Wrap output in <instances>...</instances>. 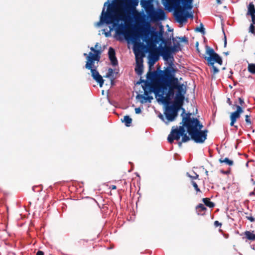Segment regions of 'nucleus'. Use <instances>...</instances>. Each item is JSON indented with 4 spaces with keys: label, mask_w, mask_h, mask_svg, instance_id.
Listing matches in <instances>:
<instances>
[{
    "label": "nucleus",
    "mask_w": 255,
    "mask_h": 255,
    "mask_svg": "<svg viewBox=\"0 0 255 255\" xmlns=\"http://www.w3.org/2000/svg\"><path fill=\"white\" fill-rule=\"evenodd\" d=\"M252 17V23L255 24V14L253 15H250Z\"/></svg>",
    "instance_id": "39"
},
{
    "label": "nucleus",
    "mask_w": 255,
    "mask_h": 255,
    "mask_svg": "<svg viewBox=\"0 0 255 255\" xmlns=\"http://www.w3.org/2000/svg\"><path fill=\"white\" fill-rule=\"evenodd\" d=\"M202 201L204 204L209 208H213L215 206V204L211 202L208 198H203Z\"/></svg>",
    "instance_id": "23"
},
{
    "label": "nucleus",
    "mask_w": 255,
    "mask_h": 255,
    "mask_svg": "<svg viewBox=\"0 0 255 255\" xmlns=\"http://www.w3.org/2000/svg\"><path fill=\"white\" fill-rule=\"evenodd\" d=\"M111 188L112 189H116L117 187L116 185H112Z\"/></svg>",
    "instance_id": "48"
},
{
    "label": "nucleus",
    "mask_w": 255,
    "mask_h": 255,
    "mask_svg": "<svg viewBox=\"0 0 255 255\" xmlns=\"http://www.w3.org/2000/svg\"><path fill=\"white\" fill-rule=\"evenodd\" d=\"M122 122H125V125L127 127H129L132 122V119L128 116H125L124 117V120H123Z\"/></svg>",
    "instance_id": "25"
},
{
    "label": "nucleus",
    "mask_w": 255,
    "mask_h": 255,
    "mask_svg": "<svg viewBox=\"0 0 255 255\" xmlns=\"http://www.w3.org/2000/svg\"><path fill=\"white\" fill-rule=\"evenodd\" d=\"M255 14V7L253 2H250L248 6L247 15H253Z\"/></svg>",
    "instance_id": "22"
},
{
    "label": "nucleus",
    "mask_w": 255,
    "mask_h": 255,
    "mask_svg": "<svg viewBox=\"0 0 255 255\" xmlns=\"http://www.w3.org/2000/svg\"><path fill=\"white\" fill-rule=\"evenodd\" d=\"M250 196H255V191H253V192H251L250 193Z\"/></svg>",
    "instance_id": "45"
},
{
    "label": "nucleus",
    "mask_w": 255,
    "mask_h": 255,
    "mask_svg": "<svg viewBox=\"0 0 255 255\" xmlns=\"http://www.w3.org/2000/svg\"><path fill=\"white\" fill-rule=\"evenodd\" d=\"M141 4L144 8L147 14L154 8L153 4L148 0L141 1Z\"/></svg>",
    "instance_id": "17"
},
{
    "label": "nucleus",
    "mask_w": 255,
    "mask_h": 255,
    "mask_svg": "<svg viewBox=\"0 0 255 255\" xmlns=\"http://www.w3.org/2000/svg\"><path fill=\"white\" fill-rule=\"evenodd\" d=\"M148 95V94L147 95H145L144 94V95L138 94L136 96V98L140 99V102L142 104L146 103L147 102L150 103L153 98L152 96H149Z\"/></svg>",
    "instance_id": "18"
},
{
    "label": "nucleus",
    "mask_w": 255,
    "mask_h": 255,
    "mask_svg": "<svg viewBox=\"0 0 255 255\" xmlns=\"http://www.w3.org/2000/svg\"><path fill=\"white\" fill-rule=\"evenodd\" d=\"M180 39L181 42H185L186 43H188V38L185 36L182 37L181 38H180Z\"/></svg>",
    "instance_id": "36"
},
{
    "label": "nucleus",
    "mask_w": 255,
    "mask_h": 255,
    "mask_svg": "<svg viewBox=\"0 0 255 255\" xmlns=\"http://www.w3.org/2000/svg\"><path fill=\"white\" fill-rule=\"evenodd\" d=\"M150 54L149 66H152L155 62L159 59V56L160 54L159 50L149 52Z\"/></svg>",
    "instance_id": "14"
},
{
    "label": "nucleus",
    "mask_w": 255,
    "mask_h": 255,
    "mask_svg": "<svg viewBox=\"0 0 255 255\" xmlns=\"http://www.w3.org/2000/svg\"><path fill=\"white\" fill-rule=\"evenodd\" d=\"M214 226L216 227H217L218 226L221 227L222 224L220 223L218 221H216L214 222Z\"/></svg>",
    "instance_id": "38"
},
{
    "label": "nucleus",
    "mask_w": 255,
    "mask_h": 255,
    "mask_svg": "<svg viewBox=\"0 0 255 255\" xmlns=\"http://www.w3.org/2000/svg\"><path fill=\"white\" fill-rule=\"evenodd\" d=\"M226 46H227V38H226L225 34L224 33V47H226Z\"/></svg>",
    "instance_id": "43"
},
{
    "label": "nucleus",
    "mask_w": 255,
    "mask_h": 255,
    "mask_svg": "<svg viewBox=\"0 0 255 255\" xmlns=\"http://www.w3.org/2000/svg\"><path fill=\"white\" fill-rule=\"evenodd\" d=\"M248 69L251 74H255V64H249Z\"/></svg>",
    "instance_id": "27"
},
{
    "label": "nucleus",
    "mask_w": 255,
    "mask_h": 255,
    "mask_svg": "<svg viewBox=\"0 0 255 255\" xmlns=\"http://www.w3.org/2000/svg\"><path fill=\"white\" fill-rule=\"evenodd\" d=\"M216 2L219 4H220L222 3V1L221 0H216Z\"/></svg>",
    "instance_id": "47"
},
{
    "label": "nucleus",
    "mask_w": 255,
    "mask_h": 255,
    "mask_svg": "<svg viewBox=\"0 0 255 255\" xmlns=\"http://www.w3.org/2000/svg\"><path fill=\"white\" fill-rule=\"evenodd\" d=\"M152 32H151V33ZM149 31L147 30H145L143 31H136L133 32L132 34V37L134 38H137L139 37L140 36L144 37L145 38L144 40L148 45V52L154 51V50H159L156 47V43L159 40V38L157 39V41H155V37H152L151 36V38L149 37Z\"/></svg>",
    "instance_id": "8"
},
{
    "label": "nucleus",
    "mask_w": 255,
    "mask_h": 255,
    "mask_svg": "<svg viewBox=\"0 0 255 255\" xmlns=\"http://www.w3.org/2000/svg\"><path fill=\"white\" fill-rule=\"evenodd\" d=\"M109 58L113 66H116L118 64V60L116 57L115 49L112 47H110L108 51Z\"/></svg>",
    "instance_id": "15"
},
{
    "label": "nucleus",
    "mask_w": 255,
    "mask_h": 255,
    "mask_svg": "<svg viewBox=\"0 0 255 255\" xmlns=\"http://www.w3.org/2000/svg\"><path fill=\"white\" fill-rule=\"evenodd\" d=\"M254 191H255V188L254 189Z\"/></svg>",
    "instance_id": "54"
},
{
    "label": "nucleus",
    "mask_w": 255,
    "mask_h": 255,
    "mask_svg": "<svg viewBox=\"0 0 255 255\" xmlns=\"http://www.w3.org/2000/svg\"><path fill=\"white\" fill-rule=\"evenodd\" d=\"M116 32L119 34H123L126 39L131 36V33L126 28L123 24L119 25L117 29Z\"/></svg>",
    "instance_id": "13"
},
{
    "label": "nucleus",
    "mask_w": 255,
    "mask_h": 255,
    "mask_svg": "<svg viewBox=\"0 0 255 255\" xmlns=\"http://www.w3.org/2000/svg\"><path fill=\"white\" fill-rule=\"evenodd\" d=\"M227 103L230 105V106H231L232 107L233 106V104H232V101L230 100V98H228L227 99Z\"/></svg>",
    "instance_id": "41"
},
{
    "label": "nucleus",
    "mask_w": 255,
    "mask_h": 255,
    "mask_svg": "<svg viewBox=\"0 0 255 255\" xmlns=\"http://www.w3.org/2000/svg\"><path fill=\"white\" fill-rule=\"evenodd\" d=\"M196 50H197V51L198 52H199V48H198V47H197V48H196Z\"/></svg>",
    "instance_id": "52"
},
{
    "label": "nucleus",
    "mask_w": 255,
    "mask_h": 255,
    "mask_svg": "<svg viewBox=\"0 0 255 255\" xmlns=\"http://www.w3.org/2000/svg\"><path fill=\"white\" fill-rule=\"evenodd\" d=\"M235 108H236V110L235 111L236 112L241 115L244 112V109L245 108V107L239 106L236 104V102L235 104L233 105L232 109H234Z\"/></svg>",
    "instance_id": "24"
},
{
    "label": "nucleus",
    "mask_w": 255,
    "mask_h": 255,
    "mask_svg": "<svg viewBox=\"0 0 255 255\" xmlns=\"http://www.w3.org/2000/svg\"><path fill=\"white\" fill-rule=\"evenodd\" d=\"M152 37L155 38V41H157V39L159 38V40L162 43L165 44L164 47H161L159 49L160 55L162 56L164 60L167 61L168 59L172 58L173 59L172 53H175L181 50L180 44L179 42L174 43L173 46H170V41L165 40L162 36V34H159L157 31H152L151 33Z\"/></svg>",
    "instance_id": "6"
},
{
    "label": "nucleus",
    "mask_w": 255,
    "mask_h": 255,
    "mask_svg": "<svg viewBox=\"0 0 255 255\" xmlns=\"http://www.w3.org/2000/svg\"><path fill=\"white\" fill-rule=\"evenodd\" d=\"M147 15L153 21L164 20L166 16L164 11L161 9L155 10L153 8Z\"/></svg>",
    "instance_id": "12"
},
{
    "label": "nucleus",
    "mask_w": 255,
    "mask_h": 255,
    "mask_svg": "<svg viewBox=\"0 0 255 255\" xmlns=\"http://www.w3.org/2000/svg\"><path fill=\"white\" fill-rule=\"evenodd\" d=\"M98 46H99V43H97L95 44V46H94V48H95V49H97V48H98Z\"/></svg>",
    "instance_id": "46"
},
{
    "label": "nucleus",
    "mask_w": 255,
    "mask_h": 255,
    "mask_svg": "<svg viewBox=\"0 0 255 255\" xmlns=\"http://www.w3.org/2000/svg\"><path fill=\"white\" fill-rule=\"evenodd\" d=\"M138 4L137 0H119L114 7L105 12L103 8L100 17L102 23L107 24H113L114 26L118 24L120 20L127 21L129 17V11L131 7Z\"/></svg>",
    "instance_id": "3"
},
{
    "label": "nucleus",
    "mask_w": 255,
    "mask_h": 255,
    "mask_svg": "<svg viewBox=\"0 0 255 255\" xmlns=\"http://www.w3.org/2000/svg\"><path fill=\"white\" fill-rule=\"evenodd\" d=\"M174 4V16L177 22L183 23L187 22V18H193L192 12L185 9H191L192 0H172Z\"/></svg>",
    "instance_id": "5"
},
{
    "label": "nucleus",
    "mask_w": 255,
    "mask_h": 255,
    "mask_svg": "<svg viewBox=\"0 0 255 255\" xmlns=\"http://www.w3.org/2000/svg\"><path fill=\"white\" fill-rule=\"evenodd\" d=\"M200 26V27H197L196 28L195 31L200 32L204 34L205 33V28H204L203 24L201 23Z\"/></svg>",
    "instance_id": "30"
},
{
    "label": "nucleus",
    "mask_w": 255,
    "mask_h": 255,
    "mask_svg": "<svg viewBox=\"0 0 255 255\" xmlns=\"http://www.w3.org/2000/svg\"><path fill=\"white\" fill-rule=\"evenodd\" d=\"M246 218L251 222H254L255 221V218L252 216H247Z\"/></svg>",
    "instance_id": "37"
},
{
    "label": "nucleus",
    "mask_w": 255,
    "mask_h": 255,
    "mask_svg": "<svg viewBox=\"0 0 255 255\" xmlns=\"http://www.w3.org/2000/svg\"><path fill=\"white\" fill-rule=\"evenodd\" d=\"M113 73L114 70L112 68H109L108 69V73L106 74V75L104 77L106 78H110L113 74Z\"/></svg>",
    "instance_id": "32"
},
{
    "label": "nucleus",
    "mask_w": 255,
    "mask_h": 255,
    "mask_svg": "<svg viewBox=\"0 0 255 255\" xmlns=\"http://www.w3.org/2000/svg\"><path fill=\"white\" fill-rule=\"evenodd\" d=\"M161 73L163 72V74H160V80L152 83H164L168 81L174 80L178 79L175 77L174 73H172L169 69L167 68L164 71H160Z\"/></svg>",
    "instance_id": "11"
},
{
    "label": "nucleus",
    "mask_w": 255,
    "mask_h": 255,
    "mask_svg": "<svg viewBox=\"0 0 255 255\" xmlns=\"http://www.w3.org/2000/svg\"><path fill=\"white\" fill-rule=\"evenodd\" d=\"M254 231H246L244 232V235L245 237L243 239L245 238L248 240L251 241H255V234L253 233Z\"/></svg>",
    "instance_id": "21"
},
{
    "label": "nucleus",
    "mask_w": 255,
    "mask_h": 255,
    "mask_svg": "<svg viewBox=\"0 0 255 255\" xmlns=\"http://www.w3.org/2000/svg\"><path fill=\"white\" fill-rule=\"evenodd\" d=\"M245 121L247 125L251 126L253 124L252 121L251 120V115H246L245 116Z\"/></svg>",
    "instance_id": "29"
},
{
    "label": "nucleus",
    "mask_w": 255,
    "mask_h": 255,
    "mask_svg": "<svg viewBox=\"0 0 255 255\" xmlns=\"http://www.w3.org/2000/svg\"><path fill=\"white\" fill-rule=\"evenodd\" d=\"M198 45H199V43H198V42H197L196 43V48L198 47Z\"/></svg>",
    "instance_id": "51"
},
{
    "label": "nucleus",
    "mask_w": 255,
    "mask_h": 255,
    "mask_svg": "<svg viewBox=\"0 0 255 255\" xmlns=\"http://www.w3.org/2000/svg\"><path fill=\"white\" fill-rule=\"evenodd\" d=\"M133 51L136 60L135 71L138 75L140 76L142 75L143 70L142 57L144 56V54L139 49H137L136 47L134 48Z\"/></svg>",
    "instance_id": "10"
},
{
    "label": "nucleus",
    "mask_w": 255,
    "mask_h": 255,
    "mask_svg": "<svg viewBox=\"0 0 255 255\" xmlns=\"http://www.w3.org/2000/svg\"><path fill=\"white\" fill-rule=\"evenodd\" d=\"M183 142H184V141H182V139H181V141L178 142V145H179L180 147H181V146H182V143Z\"/></svg>",
    "instance_id": "44"
},
{
    "label": "nucleus",
    "mask_w": 255,
    "mask_h": 255,
    "mask_svg": "<svg viewBox=\"0 0 255 255\" xmlns=\"http://www.w3.org/2000/svg\"><path fill=\"white\" fill-rule=\"evenodd\" d=\"M142 83H143L142 88L145 95L153 92L156 97H159L158 101L167 105L170 103L173 98H174L175 101L184 102L187 89L186 86L179 81L178 79L164 83H151L140 79L137 84Z\"/></svg>",
    "instance_id": "2"
},
{
    "label": "nucleus",
    "mask_w": 255,
    "mask_h": 255,
    "mask_svg": "<svg viewBox=\"0 0 255 255\" xmlns=\"http://www.w3.org/2000/svg\"><path fill=\"white\" fill-rule=\"evenodd\" d=\"M169 70L171 71L172 73H174L175 75V72H176V69L172 66V64H170V66L168 67Z\"/></svg>",
    "instance_id": "33"
},
{
    "label": "nucleus",
    "mask_w": 255,
    "mask_h": 255,
    "mask_svg": "<svg viewBox=\"0 0 255 255\" xmlns=\"http://www.w3.org/2000/svg\"><path fill=\"white\" fill-rule=\"evenodd\" d=\"M241 117V114L236 112L235 111L231 113L230 118L231 120V123L230 125L232 127H234L236 129H238V126L235 125V123L237 122V120L240 119Z\"/></svg>",
    "instance_id": "16"
},
{
    "label": "nucleus",
    "mask_w": 255,
    "mask_h": 255,
    "mask_svg": "<svg viewBox=\"0 0 255 255\" xmlns=\"http://www.w3.org/2000/svg\"><path fill=\"white\" fill-rule=\"evenodd\" d=\"M186 175L190 178L192 180L193 179H198L199 177V175L194 171L193 172L192 175H190L188 172H187Z\"/></svg>",
    "instance_id": "28"
},
{
    "label": "nucleus",
    "mask_w": 255,
    "mask_h": 255,
    "mask_svg": "<svg viewBox=\"0 0 255 255\" xmlns=\"http://www.w3.org/2000/svg\"><path fill=\"white\" fill-rule=\"evenodd\" d=\"M224 54H225L226 55H229V52H224Z\"/></svg>",
    "instance_id": "50"
},
{
    "label": "nucleus",
    "mask_w": 255,
    "mask_h": 255,
    "mask_svg": "<svg viewBox=\"0 0 255 255\" xmlns=\"http://www.w3.org/2000/svg\"><path fill=\"white\" fill-rule=\"evenodd\" d=\"M219 162L221 163H225L226 164L228 165H230V166H232L233 165V161L230 159H229L228 158L226 157L224 159H223V158H220L219 159Z\"/></svg>",
    "instance_id": "26"
},
{
    "label": "nucleus",
    "mask_w": 255,
    "mask_h": 255,
    "mask_svg": "<svg viewBox=\"0 0 255 255\" xmlns=\"http://www.w3.org/2000/svg\"><path fill=\"white\" fill-rule=\"evenodd\" d=\"M238 100L240 104L239 106L244 107V105H245L244 100L240 97L238 98Z\"/></svg>",
    "instance_id": "34"
},
{
    "label": "nucleus",
    "mask_w": 255,
    "mask_h": 255,
    "mask_svg": "<svg viewBox=\"0 0 255 255\" xmlns=\"http://www.w3.org/2000/svg\"><path fill=\"white\" fill-rule=\"evenodd\" d=\"M182 109V119L180 124L182 126L179 128H172L167 138L168 142L171 143L174 140H178L182 136V141L187 142L192 139L196 143H203L207 139L208 130H202L203 125L198 119L192 117L191 113H188L183 115L185 109Z\"/></svg>",
    "instance_id": "1"
},
{
    "label": "nucleus",
    "mask_w": 255,
    "mask_h": 255,
    "mask_svg": "<svg viewBox=\"0 0 255 255\" xmlns=\"http://www.w3.org/2000/svg\"><path fill=\"white\" fill-rule=\"evenodd\" d=\"M159 118H160L161 120H164L163 116L162 115H160L159 116Z\"/></svg>",
    "instance_id": "49"
},
{
    "label": "nucleus",
    "mask_w": 255,
    "mask_h": 255,
    "mask_svg": "<svg viewBox=\"0 0 255 255\" xmlns=\"http://www.w3.org/2000/svg\"><path fill=\"white\" fill-rule=\"evenodd\" d=\"M253 185H255V181L253 182Z\"/></svg>",
    "instance_id": "53"
},
{
    "label": "nucleus",
    "mask_w": 255,
    "mask_h": 255,
    "mask_svg": "<svg viewBox=\"0 0 255 255\" xmlns=\"http://www.w3.org/2000/svg\"><path fill=\"white\" fill-rule=\"evenodd\" d=\"M36 255H44V252L41 251H38L36 253Z\"/></svg>",
    "instance_id": "42"
},
{
    "label": "nucleus",
    "mask_w": 255,
    "mask_h": 255,
    "mask_svg": "<svg viewBox=\"0 0 255 255\" xmlns=\"http://www.w3.org/2000/svg\"><path fill=\"white\" fill-rule=\"evenodd\" d=\"M90 50L91 52H90L88 54L84 53V56L86 57L87 60L85 67L86 69L90 70L93 79L99 83L100 87H102L104 84V80L99 74L97 70L98 66L95 65V62L98 64L100 61L102 51L101 49H96L93 47H91Z\"/></svg>",
    "instance_id": "4"
},
{
    "label": "nucleus",
    "mask_w": 255,
    "mask_h": 255,
    "mask_svg": "<svg viewBox=\"0 0 255 255\" xmlns=\"http://www.w3.org/2000/svg\"><path fill=\"white\" fill-rule=\"evenodd\" d=\"M184 102L174 101L172 105L166 107L164 115L168 122H172L175 120L178 115V111L182 108Z\"/></svg>",
    "instance_id": "9"
},
{
    "label": "nucleus",
    "mask_w": 255,
    "mask_h": 255,
    "mask_svg": "<svg viewBox=\"0 0 255 255\" xmlns=\"http://www.w3.org/2000/svg\"><path fill=\"white\" fill-rule=\"evenodd\" d=\"M135 112L136 114H140L141 113V109L140 108H136L135 109Z\"/></svg>",
    "instance_id": "40"
},
{
    "label": "nucleus",
    "mask_w": 255,
    "mask_h": 255,
    "mask_svg": "<svg viewBox=\"0 0 255 255\" xmlns=\"http://www.w3.org/2000/svg\"><path fill=\"white\" fill-rule=\"evenodd\" d=\"M254 24H255L251 23V24L250 26V31L253 34L255 33V28Z\"/></svg>",
    "instance_id": "35"
},
{
    "label": "nucleus",
    "mask_w": 255,
    "mask_h": 255,
    "mask_svg": "<svg viewBox=\"0 0 255 255\" xmlns=\"http://www.w3.org/2000/svg\"><path fill=\"white\" fill-rule=\"evenodd\" d=\"M206 53L209 55V56H205L204 58L207 60L208 65L212 67L213 74L215 75L219 72V70L215 66L214 64L216 62L219 65H222L223 64L222 59L219 55L214 51L213 48L208 46H206Z\"/></svg>",
    "instance_id": "7"
},
{
    "label": "nucleus",
    "mask_w": 255,
    "mask_h": 255,
    "mask_svg": "<svg viewBox=\"0 0 255 255\" xmlns=\"http://www.w3.org/2000/svg\"><path fill=\"white\" fill-rule=\"evenodd\" d=\"M191 183L197 192H201L200 188L198 187L197 184L195 181H192Z\"/></svg>",
    "instance_id": "31"
},
{
    "label": "nucleus",
    "mask_w": 255,
    "mask_h": 255,
    "mask_svg": "<svg viewBox=\"0 0 255 255\" xmlns=\"http://www.w3.org/2000/svg\"><path fill=\"white\" fill-rule=\"evenodd\" d=\"M196 210L198 215H204L207 208L202 204H199L196 207Z\"/></svg>",
    "instance_id": "20"
},
{
    "label": "nucleus",
    "mask_w": 255,
    "mask_h": 255,
    "mask_svg": "<svg viewBox=\"0 0 255 255\" xmlns=\"http://www.w3.org/2000/svg\"><path fill=\"white\" fill-rule=\"evenodd\" d=\"M146 78L148 80H153L154 79L160 78V74L155 71L151 72L150 69L147 73Z\"/></svg>",
    "instance_id": "19"
}]
</instances>
